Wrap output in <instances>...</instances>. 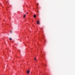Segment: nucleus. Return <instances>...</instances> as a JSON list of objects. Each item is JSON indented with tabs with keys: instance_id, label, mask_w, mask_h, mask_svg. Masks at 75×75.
Segmentation results:
<instances>
[{
	"instance_id": "f257e3e1",
	"label": "nucleus",
	"mask_w": 75,
	"mask_h": 75,
	"mask_svg": "<svg viewBox=\"0 0 75 75\" xmlns=\"http://www.w3.org/2000/svg\"><path fill=\"white\" fill-rule=\"evenodd\" d=\"M37 23L38 24H40V21H38L37 22Z\"/></svg>"
},
{
	"instance_id": "0eeeda50",
	"label": "nucleus",
	"mask_w": 75,
	"mask_h": 75,
	"mask_svg": "<svg viewBox=\"0 0 75 75\" xmlns=\"http://www.w3.org/2000/svg\"><path fill=\"white\" fill-rule=\"evenodd\" d=\"M37 6H38V4L37 3Z\"/></svg>"
},
{
	"instance_id": "39448f33",
	"label": "nucleus",
	"mask_w": 75,
	"mask_h": 75,
	"mask_svg": "<svg viewBox=\"0 0 75 75\" xmlns=\"http://www.w3.org/2000/svg\"><path fill=\"white\" fill-rule=\"evenodd\" d=\"M25 17V14H24L23 16V17Z\"/></svg>"
},
{
	"instance_id": "1a4fd4ad",
	"label": "nucleus",
	"mask_w": 75,
	"mask_h": 75,
	"mask_svg": "<svg viewBox=\"0 0 75 75\" xmlns=\"http://www.w3.org/2000/svg\"><path fill=\"white\" fill-rule=\"evenodd\" d=\"M6 3H8V1H7V2H6Z\"/></svg>"
},
{
	"instance_id": "7ed1b4c3",
	"label": "nucleus",
	"mask_w": 75,
	"mask_h": 75,
	"mask_svg": "<svg viewBox=\"0 0 75 75\" xmlns=\"http://www.w3.org/2000/svg\"><path fill=\"white\" fill-rule=\"evenodd\" d=\"M33 17H34V18H35V17H36V15H34L33 16Z\"/></svg>"
},
{
	"instance_id": "f03ea898",
	"label": "nucleus",
	"mask_w": 75,
	"mask_h": 75,
	"mask_svg": "<svg viewBox=\"0 0 75 75\" xmlns=\"http://www.w3.org/2000/svg\"><path fill=\"white\" fill-rule=\"evenodd\" d=\"M30 73V71L28 70L27 71V74H29Z\"/></svg>"
},
{
	"instance_id": "6e6552de",
	"label": "nucleus",
	"mask_w": 75,
	"mask_h": 75,
	"mask_svg": "<svg viewBox=\"0 0 75 75\" xmlns=\"http://www.w3.org/2000/svg\"><path fill=\"white\" fill-rule=\"evenodd\" d=\"M28 12H27V13H26V14H28Z\"/></svg>"
},
{
	"instance_id": "9d476101",
	"label": "nucleus",
	"mask_w": 75,
	"mask_h": 75,
	"mask_svg": "<svg viewBox=\"0 0 75 75\" xmlns=\"http://www.w3.org/2000/svg\"><path fill=\"white\" fill-rule=\"evenodd\" d=\"M36 62H37V61H36Z\"/></svg>"
},
{
	"instance_id": "423d86ee",
	"label": "nucleus",
	"mask_w": 75,
	"mask_h": 75,
	"mask_svg": "<svg viewBox=\"0 0 75 75\" xmlns=\"http://www.w3.org/2000/svg\"><path fill=\"white\" fill-rule=\"evenodd\" d=\"M35 60H36V58L35 57Z\"/></svg>"
},
{
	"instance_id": "20e7f679",
	"label": "nucleus",
	"mask_w": 75,
	"mask_h": 75,
	"mask_svg": "<svg viewBox=\"0 0 75 75\" xmlns=\"http://www.w3.org/2000/svg\"><path fill=\"white\" fill-rule=\"evenodd\" d=\"M9 40H12V38H9Z\"/></svg>"
}]
</instances>
